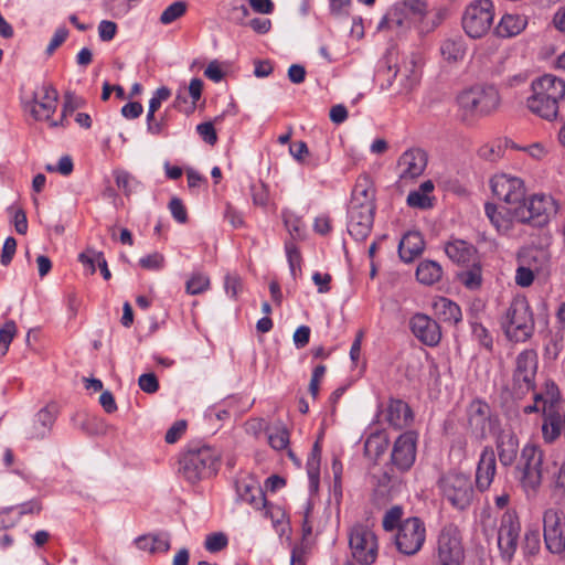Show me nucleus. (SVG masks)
<instances>
[{"mask_svg":"<svg viewBox=\"0 0 565 565\" xmlns=\"http://www.w3.org/2000/svg\"><path fill=\"white\" fill-rule=\"evenodd\" d=\"M526 24L527 20L524 15L507 13L501 18L494 32L500 38H512L520 34Z\"/></svg>","mask_w":565,"mask_h":565,"instance_id":"nucleus-35","label":"nucleus"},{"mask_svg":"<svg viewBox=\"0 0 565 565\" xmlns=\"http://www.w3.org/2000/svg\"><path fill=\"white\" fill-rule=\"evenodd\" d=\"M535 395H540L542 397V412L547 411V408H552V411H558L559 391L554 382H546L544 391L535 393Z\"/></svg>","mask_w":565,"mask_h":565,"instance_id":"nucleus-41","label":"nucleus"},{"mask_svg":"<svg viewBox=\"0 0 565 565\" xmlns=\"http://www.w3.org/2000/svg\"><path fill=\"white\" fill-rule=\"evenodd\" d=\"M55 420V407L47 405L23 425L21 434L26 440H42L50 436Z\"/></svg>","mask_w":565,"mask_h":565,"instance_id":"nucleus-16","label":"nucleus"},{"mask_svg":"<svg viewBox=\"0 0 565 565\" xmlns=\"http://www.w3.org/2000/svg\"><path fill=\"white\" fill-rule=\"evenodd\" d=\"M492 193L510 207L521 205L525 199L522 179L510 174H495L490 181Z\"/></svg>","mask_w":565,"mask_h":565,"instance_id":"nucleus-15","label":"nucleus"},{"mask_svg":"<svg viewBox=\"0 0 565 565\" xmlns=\"http://www.w3.org/2000/svg\"><path fill=\"white\" fill-rule=\"evenodd\" d=\"M210 278L205 274L194 273L185 284L186 292L190 295H200L210 288Z\"/></svg>","mask_w":565,"mask_h":565,"instance_id":"nucleus-48","label":"nucleus"},{"mask_svg":"<svg viewBox=\"0 0 565 565\" xmlns=\"http://www.w3.org/2000/svg\"><path fill=\"white\" fill-rule=\"evenodd\" d=\"M250 194L253 203L257 206L265 207L268 203V189L263 182L250 185Z\"/></svg>","mask_w":565,"mask_h":565,"instance_id":"nucleus-58","label":"nucleus"},{"mask_svg":"<svg viewBox=\"0 0 565 565\" xmlns=\"http://www.w3.org/2000/svg\"><path fill=\"white\" fill-rule=\"evenodd\" d=\"M268 443L275 450H282L289 445V433L282 425L275 426L268 433Z\"/></svg>","mask_w":565,"mask_h":565,"instance_id":"nucleus-47","label":"nucleus"},{"mask_svg":"<svg viewBox=\"0 0 565 565\" xmlns=\"http://www.w3.org/2000/svg\"><path fill=\"white\" fill-rule=\"evenodd\" d=\"M403 515V509L399 505H394L391 509H388L382 521L383 529L387 532H391L398 527L401 524V519Z\"/></svg>","mask_w":565,"mask_h":565,"instance_id":"nucleus-51","label":"nucleus"},{"mask_svg":"<svg viewBox=\"0 0 565 565\" xmlns=\"http://www.w3.org/2000/svg\"><path fill=\"white\" fill-rule=\"evenodd\" d=\"M139 265L147 270H160L164 266V256L158 252L139 259Z\"/></svg>","mask_w":565,"mask_h":565,"instance_id":"nucleus-60","label":"nucleus"},{"mask_svg":"<svg viewBox=\"0 0 565 565\" xmlns=\"http://www.w3.org/2000/svg\"><path fill=\"white\" fill-rule=\"evenodd\" d=\"M423 58L419 53H411L402 65L395 71L394 76L401 77V90L408 93L419 83Z\"/></svg>","mask_w":565,"mask_h":565,"instance_id":"nucleus-22","label":"nucleus"},{"mask_svg":"<svg viewBox=\"0 0 565 565\" xmlns=\"http://www.w3.org/2000/svg\"><path fill=\"white\" fill-rule=\"evenodd\" d=\"M468 424L472 433L480 438L487 436L491 426V408L482 399H473L467 408Z\"/></svg>","mask_w":565,"mask_h":565,"instance_id":"nucleus-21","label":"nucleus"},{"mask_svg":"<svg viewBox=\"0 0 565 565\" xmlns=\"http://www.w3.org/2000/svg\"><path fill=\"white\" fill-rule=\"evenodd\" d=\"M385 419L392 427L402 429L413 422V412L407 403L391 398L385 409Z\"/></svg>","mask_w":565,"mask_h":565,"instance_id":"nucleus-26","label":"nucleus"},{"mask_svg":"<svg viewBox=\"0 0 565 565\" xmlns=\"http://www.w3.org/2000/svg\"><path fill=\"white\" fill-rule=\"evenodd\" d=\"M536 274H534L531 268L527 267L524 263L520 262L515 270V284L520 287H529L533 284Z\"/></svg>","mask_w":565,"mask_h":565,"instance_id":"nucleus-54","label":"nucleus"},{"mask_svg":"<svg viewBox=\"0 0 565 565\" xmlns=\"http://www.w3.org/2000/svg\"><path fill=\"white\" fill-rule=\"evenodd\" d=\"M537 366L536 351L526 349L518 354L512 375V393L515 397L522 398L527 393L534 392Z\"/></svg>","mask_w":565,"mask_h":565,"instance_id":"nucleus-9","label":"nucleus"},{"mask_svg":"<svg viewBox=\"0 0 565 565\" xmlns=\"http://www.w3.org/2000/svg\"><path fill=\"white\" fill-rule=\"evenodd\" d=\"M402 4H405L407 11L418 22L427 13V3L425 0H404Z\"/></svg>","mask_w":565,"mask_h":565,"instance_id":"nucleus-61","label":"nucleus"},{"mask_svg":"<svg viewBox=\"0 0 565 565\" xmlns=\"http://www.w3.org/2000/svg\"><path fill=\"white\" fill-rule=\"evenodd\" d=\"M427 166L426 152L419 148L406 150L398 160L401 179H414L419 177Z\"/></svg>","mask_w":565,"mask_h":565,"instance_id":"nucleus-24","label":"nucleus"},{"mask_svg":"<svg viewBox=\"0 0 565 565\" xmlns=\"http://www.w3.org/2000/svg\"><path fill=\"white\" fill-rule=\"evenodd\" d=\"M484 213L490 223L494 226L498 233L507 234L512 230L513 222H516L513 216V207L499 209L493 203L484 204Z\"/></svg>","mask_w":565,"mask_h":565,"instance_id":"nucleus-27","label":"nucleus"},{"mask_svg":"<svg viewBox=\"0 0 565 565\" xmlns=\"http://www.w3.org/2000/svg\"><path fill=\"white\" fill-rule=\"evenodd\" d=\"M236 491H237L238 498L243 502L248 503L256 510L265 508L267 504L264 491L257 484V482L254 480L238 481L236 483Z\"/></svg>","mask_w":565,"mask_h":565,"instance_id":"nucleus-31","label":"nucleus"},{"mask_svg":"<svg viewBox=\"0 0 565 565\" xmlns=\"http://www.w3.org/2000/svg\"><path fill=\"white\" fill-rule=\"evenodd\" d=\"M500 95L492 85H476L457 96V104L465 116H486L500 106Z\"/></svg>","mask_w":565,"mask_h":565,"instance_id":"nucleus-5","label":"nucleus"},{"mask_svg":"<svg viewBox=\"0 0 565 565\" xmlns=\"http://www.w3.org/2000/svg\"><path fill=\"white\" fill-rule=\"evenodd\" d=\"M439 305L444 309L443 313L445 316V319L452 321L455 323L461 321V309L457 303L452 302L449 299L443 298Z\"/></svg>","mask_w":565,"mask_h":565,"instance_id":"nucleus-55","label":"nucleus"},{"mask_svg":"<svg viewBox=\"0 0 565 565\" xmlns=\"http://www.w3.org/2000/svg\"><path fill=\"white\" fill-rule=\"evenodd\" d=\"M57 90L51 85H42L33 94L30 113L35 120L52 121L51 117L57 107Z\"/></svg>","mask_w":565,"mask_h":565,"instance_id":"nucleus-19","label":"nucleus"},{"mask_svg":"<svg viewBox=\"0 0 565 565\" xmlns=\"http://www.w3.org/2000/svg\"><path fill=\"white\" fill-rule=\"evenodd\" d=\"M501 327L507 338L514 342H525L533 335V312L524 296L512 299L501 320Z\"/></svg>","mask_w":565,"mask_h":565,"instance_id":"nucleus-3","label":"nucleus"},{"mask_svg":"<svg viewBox=\"0 0 565 565\" xmlns=\"http://www.w3.org/2000/svg\"><path fill=\"white\" fill-rule=\"evenodd\" d=\"M352 557L360 564H373L377 557L376 535L365 525L355 524L349 532Z\"/></svg>","mask_w":565,"mask_h":565,"instance_id":"nucleus-12","label":"nucleus"},{"mask_svg":"<svg viewBox=\"0 0 565 565\" xmlns=\"http://www.w3.org/2000/svg\"><path fill=\"white\" fill-rule=\"evenodd\" d=\"M493 4L490 0H478L469 4L462 17V26L472 39L482 38L493 22Z\"/></svg>","mask_w":565,"mask_h":565,"instance_id":"nucleus-10","label":"nucleus"},{"mask_svg":"<svg viewBox=\"0 0 565 565\" xmlns=\"http://www.w3.org/2000/svg\"><path fill=\"white\" fill-rule=\"evenodd\" d=\"M520 262L527 265L531 270L536 274L537 276L544 275L547 273L548 266H550V256L547 252L544 249H531L527 253H525L521 258Z\"/></svg>","mask_w":565,"mask_h":565,"instance_id":"nucleus-36","label":"nucleus"},{"mask_svg":"<svg viewBox=\"0 0 565 565\" xmlns=\"http://www.w3.org/2000/svg\"><path fill=\"white\" fill-rule=\"evenodd\" d=\"M249 15V10L242 0H232L227 11V19L238 25L245 24L246 18Z\"/></svg>","mask_w":565,"mask_h":565,"instance_id":"nucleus-49","label":"nucleus"},{"mask_svg":"<svg viewBox=\"0 0 565 565\" xmlns=\"http://www.w3.org/2000/svg\"><path fill=\"white\" fill-rule=\"evenodd\" d=\"M551 488L557 498L565 500V460L553 461Z\"/></svg>","mask_w":565,"mask_h":565,"instance_id":"nucleus-40","label":"nucleus"},{"mask_svg":"<svg viewBox=\"0 0 565 565\" xmlns=\"http://www.w3.org/2000/svg\"><path fill=\"white\" fill-rule=\"evenodd\" d=\"M562 431L565 433V416L552 408L543 412L542 436L544 441L548 444L555 441Z\"/></svg>","mask_w":565,"mask_h":565,"instance_id":"nucleus-30","label":"nucleus"},{"mask_svg":"<svg viewBox=\"0 0 565 565\" xmlns=\"http://www.w3.org/2000/svg\"><path fill=\"white\" fill-rule=\"evenodd\" d=\"M114 177L117 186L122 190L126 196H130L138 186H140V181L137 180L131 173L126 170L117 169L114 171Z\"/></svg>","mask_w":565,"mask_h":565,"instance_id":"nucleus-43","label":"nucleus"},{"mask_svg":"<svg viewBox=\"0 0 565 565\" xmlns=\"http://www.w3.org/2000/svg\"><path fill=\"white\" fill-rule=\"evenodd\" d=\"M220 459V452L211 446L191 447L180 459V472L186 481L194 484L216 475Z\"/></svg>","mask_w":565,"mask_h":565,"instance_id":"nucleus-2","label":"nucleus"},{"mask_svg":"<svg viewBox=\"0 0 565 565\" xmlns=\"http://www.w3.org/2000/svg\"><path fill=\"white\" fill-rule=\"evenodd\" d=\"M82 105V99L76 97L73 93L65 94V102L63 105L62 116L60 120L50 121V126L55 127H65L68 122L66 121V117L74 113Z\"/></svg>","mask_w":565,"mask_h":565,"instance_id":"nucleus-45","label":"nucleus"},{"mask_svg":"<svg viewBox=\"0 0 565 565\" xmlns=\"http://www.w3.org/2000/svg\"><path fill=\"white\" fill-rule=\"evenodd\" d=\"M285 249H286V255H287L290 273L294 277H296V271H297V269H300V264H301L300 252H299L298 247L296 246L295 242H292V241H287L285 243Z\"/></svg>","mask_w":565,"mask_h":565,"instance_id":"nucleus-52","label":"nucleus"},{"mask_svg":"<svg viewBox=\"0 0 565 565\" xmlns=\"http://www.w3.org/2000/svg\"><path fill=\"white\" fill-rule=\"evenodd\" d=\"M196 132L207 145L213 146L217 141V135L211 121L199 124L196 126Z\"/></svg>","mask_w":565,"mask_h":565,"instance_id":"nucleus-64","label":"nucleus"},{"mask_svg":"<svg viewBox=\"0 0 565 565\" xmlns=\"http://www.w3.org/2000/svg\"><path fill=\"white\" fill-rule=\"evenodd\" d=\"M447 256L459 265L468 266L475 260L477 250L470 243L462 239H452L445 246Z\"/></svg>","mask_w":565,"mask_h":565,"instance_id":"nucleus-32","label":"nucleus"},{"mask_svg":"<svg viewBox=\"0 0 565 565\" xmlns=\"http://www.w3.org/2000/svg\"><path fill=\"white\" fill-rule=\"evenodd\" d=\"M375 190L369 175H360L352 190L349 206L369 205L375 206Z\"/></svg>","mask_w":565,"mask_h":565,"instance_id":"nucleus-33","label":"nucleus"},{"mask_svg":"<svg viewBox=\"0 0 565 565\" xmlns=\"http://www.w3.org/2000/svg\"><path fill=\"white\" fill-rule=\"evenodd\" d=\"M406 201L411 207L425 210L433 206L431 198L426 195V193L419 192L418 190L409 192Z\"/></svg>","mask_w":565,"mask_h":565,"instance_id":"nucleus-56","label":"nucleus"},{"mask_svg":"<svg viewBox=\"0 0 565 565\" xmlns=\"http://www.w3.org/2000/svg\"><path fill=\"white\" fill-rule=\"evenodd\" d=\"M443 275L441 266L433 260L420 262L416 269V278L423 285H433L440 280Z\"/></svg>","mask_w":565,"mask_h":565,"instance_id":"nucleus-38","label":"nucleus"},{"mask_svg":"<svg viewBox=\"0 0 565 565\" xmlns=\"http://www.w3.org/2000/svg\"><path fill=\"white\" fill-rule=\"evenodd\" d=\"M465 548L457 526L448 524L443 527L434 554L433 565H463Z\"/></svg>","mask_w":565,"mask_h":565,"instance_id":"nucleus-8","label":"nucleus"},{"mask_svg":"<svg viewBox=\"0 0 565 565\" xmlns=\"http://www.w3.org/2000/svg\"><path fill=\"white\" fill-rule=\"evenodd\" d=\"M228 541L223 533H213L206 536L204 547L211 552L216 553L226 547Z\"/></svg>","mask_w":565,"mask_h":565,"instance_id":"nucleus-59","label":"nucleus"},{"mask_svg":"<svg viewBox=\"0 0 565 565\" xmlns=\"http://www.w3.org/2000/svg\"><path fill=\"white\" fill-rule=\"evenodd\" d=\"M409 327L413 334L424 344L437 345L441 338L439 324L430 317L416 313L411 318Z\"/></svg>","mask_w":565,"mask_h":565,"instance_id":"nucleus-20","label":"nucleus"},{"mask_svg":"<svg viewBox=\"0 0 565 565\" xmlns=\"http://www.w3.org/2000/svg\"><path fill=\"white\" fill-rule=\"evenodd\" d=\"M78 259L81 263L88 266L90 274L95 273V263H97V266L99 267L104 279H110L111 274L108 269L107 262L102 252L87 250L86 253L79 254Z\"/></svg>","mask_w":565,"mask_h":565,"instance_id":"nucleus-39","label":"nucleus"},{"mask_svg":"<svg viewBox=\"0 0 565 565\" xmlns=\"http://www.w3.org/2000/svg\"><path fill=\"white\" fill-rule=\"evenodd\" d=\"M224 287L226 294L235 299L237 298L238 294L242 291L243 282L238 275L236 274H227L225 276Z\"/></svg>","mask_w":565,"mask_h":565,"instance_id":"nucleus-63","label":"nucleus"},{"mask_svg":"<svg viewBox=\"0 0 565 565\" xmlns=\"http://www.w3.org/2000/svg\"><path fill=\"white\" fill-rule=\"evenodd\" d=\"M458 281L470 290H477L482 285V268L479 263L471 262L462 270L457 273Z\"/></svg>","mask_w":565,"mask_h":565,"instance_id":"nucleus-37","label":"nucleus"},{"mask_svg":"<svg viewBox=\"0 0 565 565\" xmlns=\"http://www.w3.org/2000/svg\"><path fill=\"white\" fill-rule=\"evenodd\" d=\"M387 446V438L383 434L376 433L367 437L364 444V450L366 456L376 459L385 452Z\"/></svg>","mask_w":565,"mask_h":565,"instance_id":"nucleus-42","label":"nucleus"},{"mask_svg":"<svg viewBox=\"0 0 565 565\" xmlns=\"http://www.w3.org/2000/svg\"><path fill=\"white\" fill-rule=\"evenodd\" d=\"M426 540V527L424 522L412 516L402 521L395 535V545L399 553L412 556L417 554Z\"/></svg>","mask_w":565,"mask_h":565,"instance_id":"nucleus-11","label":"nucleus"},{"mask_svg":"<svg viewBox=\"0 0 565 565\" xmlns=\"http://www.w3.org/2000/svg\"><path fill=\"white\" fill-rule=\"evenodd\" d=\"M188 10V2L184 0H178L168 6L161 13L159 21L163 25H169L174 21L182 18Z\"/></svg>","mask_w":565,"mask_h":565,"instance_id":"nucleus-44","label":"nucleus"},{"mask_svg":"<svg viewBox=\"0 0 565 565\" xmlns=\"http://www.w3.org/2000/svg\"><path fill=\"white\" fill-rule=\"evenodd\" d=\"M375 206L360 205L348 207V232L358 242L364 241L371 233Z\"/></svg>","mask_w":565,"mask_h":565,"instance_id":"nucleus-17","label":"nucleus"},{"mask_svg":"<svg viewBox=\"0 0 565 565\" xmlns=\"http://www.w3.org/2000/svg\"><path fill=\"white\" fill-rule=\"evenodd\" d=\"M425 242L417 231L407 232L398 244V254L403 262L411 263L422 254Z\"/></svg>","mask_w":565,"mask_h":565,"instance_id":"nucleus-29","label":"nucleus"},{"mask_svg":"<svg viewBox=\"0 0 565 565\" xmlns=\"http://www.w3.org/2000/svg\"><path fill=\"white\" fill-rule=\"evenodd\" d=\"M415 22L417 21L409 14L405 4L398 2L387 11L380 22L379 29H388L398 33L411 29L412 24Z\"/></svg>","mask_w":565,"mask_h":565,"instance_id":"nucleus-25","label":"nucleus"},{"mask_svg":"<svg viewBox=\"0 0 565 565\" xmlns=\"http://www.w3.org/2000/svg\"><path fill=\"white\" fill-rule=\"evenodd\" d=\"M565 100V79L545 74L531 83L526 98L527 109L540 118L553 121L558 116L559 105Z\"/></svg>","mask_w":565,"mask_h":565,"instance_id":"nucleus-1","label":"nucleus"},{"mask_svg":"<svg viewBox=\"0 0 565 565\" xmlns=\"http://www.w3.org/2000/svg\"><path fill=\"white\" fill-rule=\"evenodd\" d=\"M543 536L546 548L553 554L565 552V512L550 508L543 514Z\"/></svg>","mask_w":565,"mask_h":565,"instance_id":"nucleus-14","label":"nucleus"},{"mask_svg":"<svg viewBox=\"0 0 565 565\" xmlns=\"http://www.w3.org/2000/svg\"><path fill=\"white\" fill-rule=\"evenodd\" d=\"M417 434L405 431L394 443L391 454L392 463L401 471L408 470L416 459Z\"/></svg>","mask_w":565,"mask_h":565,"instance_id":"nucleus-18","label":"nucleus"},{"mask_svg":"<svg viewBox=\"0 0 565 565\" xmlns=\"http://www.w3.org/2000/svg\"><path fill=\"white\" fill-rule=\"evenodd\" d=\"M541 547L540 533L537 530L526 531L522 550L525 555H535Z\"/></svg>","mask_w":565,"mask_h":565,"instance_id":"nucleus-53","label":"nucleus"},{"mask_svg":"<svg viewBox=\"0 0 565 565\" xmlns=\"http://www.w3.org/2000/svg\"><path fill=\"white\" fill-rule=\"evenodd\" d=\"M497 473V460L492 448L486 447L476 469V488L479 492L489 490Z\"/></svg>","mask_w":565,"mask_h":565,"instance_id":"nucleus-23","label":"nucleus"},{"mask_svg":"<svg viewBox=\"0 0 565 565\" xmlns=\"http://www.w3.org/2000/svg\"><path fill=\"white\" fill-rule=\"evenodd\" d=\"M521 523L514 511H507L500 519L498 547L502 558L510 562L519 547Z\"/></svg>","mask_w":565,"mask_h":565,"instance_id":"nucleus-13","label":"nucleus"},{"mask_svg":"<svg viewBox=\"0 0 565 565\" xmlns=\"http://www.w3.org/2000/svg\"><path fill=\"white\" fill-rule=\"evenodd\" d=\"M544 452L535 444H526L516 463L519 482L527 497H534L542 484Z\"/></svg>","mask_w":565,"mask_h":565,"instance_id":"nucleus-4","label":"nucleus"},{"mask_svg":"<svg viewBox=\"0 0 565 565\" xmlns=\"http://www.w3.org/2000/svg\"><path fill=\"white\" fill-rule=\"evenodd\" d=\"M321 447L319 441H316L312 450L307 459V472L311 484L317 486L319 478V466H320Z\"/></svg>","mask_w":565,"mask_h":565,"instance_id":"nucleus-46","label":"nucleus"},{"mask_svg":"<svg viewBox=\"0 0 565 565\" xmlns=\"http://www.w3.org/2000/svg\"><path fill=\"white\" fill-rule=\"evenodd\" d=\"M443 497L456 509L466 510L475 499L476 490L470 476L449 471L438 480Z\"/></svg>","mask_w":565,"mask_h":565,"instance_id":"nucleus-6","label":"nucleus"},{"mask_svg":"<svg viewBox=\"0 0 565 565\" xmlns=\"http://www.w3.org/2000/svg\"><path fill=\"white\" fill-rule=\"evenodd\" d=\"M497 450L502 466L513 465L519 452V438L512 431H502L497 440Z\"/></svg>","mask_w":565,"mask_h":565,"instance_id":"nucleus-28","label":"nucleus"},{"mask_svg":"<svg viewBox=\"0 0 565 565\" xmlns=\"http://www.w3.org/2000/svg\"><path fill=\"white\" fill-rule=\"evenodd\" d=\"M17 333V324L13 320H8L1 328H0V351L1 355H4L8 350L9 345L12 342L13 338Z\"/></svg>","mask_w":565,"mask_h":565,"instance_id":"nucleus-50","label":"nucleus"},{"mask_svg":"<svg viewBox=\"0 0 565 565\" xmlns=\"http://www.w3.org/2000/svg\"><path fill=\"white\" fill-rule=\"evenodd\" d=\"M479 156L488 161H497L503 156V148L498 143H487L479 148Z\"/></svg>","mask_w":565,"mask_h":565,"instance_id":"nucleus-62","label":"nucleus"},{"mask_svg":"<svg viewBox=\"0 0 565 565\" xmlns=\"http://www.w3.org/2000/svg\"><path fill=\"white\" fill-rule=\"evenodd\" d=\"M170 96H171V90L166 86L158 88L153 93V96L149 100V108H148L150 118L160 108L162 102L167 100Z\"/></svg>","mask_w":565,"mask_h":565,"instance_id":"nucleus-57","label":"nucleus"},{"mask_svg":"<svg viewBox=\"0 0 565 565\" xmlns=\"http://www.w3.org/2000/svg\"><path fill=\"white\" fill-rule=\"evenodd\" d=\"M440 55L448 64L461 62L466 55V43L461 36L448 38L440 43Z\"/></svg>","mask_w":565,"mask_h":565,"instance_id":"nucleus-34","label":"nucleus"},{"mask_svg":"<svg viewBox=\"0 0 565 565\" xmlns=\"http://www.w3.org/2000/svg\"><path fill=\"white\" fill-rule=\"evenodd\" d=\"M556 201L546 194H534L521 205L513 207V216L518 223H529L534 226L545 225L550 217L557 213Z\"/></svg>","mask_w":565,"mask_h":565,"instance_id":"nucleus-7","label":"nucleus"}]
</instances>
